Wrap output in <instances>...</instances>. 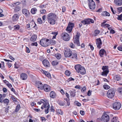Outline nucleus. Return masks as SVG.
<instances>
[{"mask_svg":"<svg viewBox=\"0 0 122 122\" xmlns=\"http://www.w3.org/2000/svg\"><path fill=\"white\" fill-rule=\"evenodd\" d=\"M58 18L56 14L53 13H51L47 14V21L50 24L53 25L55 24V21Z\"/></svg>","mask_w":122,"mask_h":122,"instance_id":"1","label":"nucleus"},{"mask_svg":"<svg viewBox=\"0 0 122 122\" xmlns=\"http://www.w3.org/2000/svg\"><path fill=\"white\" fill-rule=\"evenodd\" d=\"M75 68L76 71L80 73L81 75H84L86 73L85 68L80 64H77L74 66Z\"/></svg>","mask_w":122,"mask_h":122,"instance_id":"2","label":"nucleus"},{"mask_svg":"<svg viewBox=\"0 0 122 122\" xmlns=\"http://www.w3.org/2000/svg\"><path fill=\"white\" fill-rule=\"evenodd\" d=\"M116 90L113 88H111L108 90L107 92V96L108 98L112 99L114 96Z\"/></svg>","mask_w":122,"mask_h":122,"instance_id":"3","label":"nucleus"},{"mask_svg":"<svg viewBox=\"0 0 122 122\" xmlns=\"http://www.w3.org/2000/svg\"><path fill=\"white\" fill-rule=\"evenodd\" d=\"M109 115V113L104 112L101 118V121L102 122H108L110 119Z\"/></svg>","mask_w":122,"mask_h":122,"instance_id":"4","label":"nucleus"},{"mask_svg":"<svg viewBox=\"0 0 122 122\" xmlns=\"http://www.w3.org/2000/svg\"><path fill=\"white\" fill-rule=\"evenodd\" d=\"M40 90H44L46 92H49L51 90V87L47 84H44L42 86L39 87Z\"/></svg>","mask_w":122,"mask_h":122,"instance_id":"5","label":"nucleus"},{"mask_svg":"<svg viewBox=\"0 0 122 122\" xmlns=\"http://www.w3.org/2000/svg\"><path fill=\"white\" fill-rule=\"evenodd\" d=\"M49 39L46 38L41 39L40 42V44L43 47H46L49 46Z\"/></svg>","mask_w":122,"mask_h":122,"instance_id":"6","label":"nucleus"},{"mask_svg":"<svg viewBox=\"0 0 122 122\" xmlns=\"http://www.w3.org/2000/svg\"><path fill=\"white\" fill-rule=\"evenodd\" d=\"M80 35V33L78 31L76 33L75 38L74 39V43L75 44H76L78 46H80V44L79 40Z\"/></svg>","mask_w":122,"mask_h":122,"instance_id":"7","label":"nucleus"},{"mask_svg":"<svg viewBox=\"0 0 122 122\" xmlns=\"http://www.w3.org/2000/svg\"><path fill=\"white\" fill-rule=\"evenodd\" d=\"M121 107V104L119 102H115L112 104L113 108L116 110H119Z\"/></svg>","mask_w":122,"mask_h":122,"instance_id":"8","label":"nucleus"},{"mask_svg":"<svg viewBox=\"0 0 122 122\" xmlns=\"http://www.w3.org/2000/svg\"><path fill=\"white\" fill-rule=\"evenodd\" d=\"M94 22V20L93 19L90 18L85 19L81 22L84 25L93 23Z\"/></svg>","mask_w":122,"mask_h":122,"instance_id":"9","label":"nucleus"},{"mask_svg":"<svg viewBox=\"0 0 122 122\" xmlns=\"http://www.w3.org/2000/svg\"><path fill=\"white\" fill-rule=\"evenodd\" d=\"M61 37L65 41H67L70 40V37L69 35L66 33H62L61 35Z\"/></svg>","mask_w":122,"mask_h":122,"instance_id":"10","label":"nucleus"},{"mask_svg":"<svg viewBox=\"0 0 122 122\" xmlns=\"http://www.w3.org/2000/svg\"><path fill=\"white\" fill-rule=\"evenodd\" d=\"M96 42L97 47L99 49H100L101 48L102 44L101 39L100 38L97 39H96Z\"/></svg>","mask_w":122,"mask_h":122,"instance_id":"11","label":"nucleus"},{"mask_svg":"<svg viewBox=\"0 0 122 122\" xmlns=\"http://www.w3.org/2000/svg\"><path fill=\"white\" fill-rule=\"evenodd\" d=\"M72 53L71 51L69 49H66L64 52L65 56L67 57H70Z\"/></svg>","mask_w":122,"mask_h":122,"instance_id":"12","label":"nucleus"},{"mask_svg":"<svg viewBox=\"0 0 122 122\" xmlns=\"http://www.w3.org/2000/svg\"><path fill=\"white\" fill-rule=\"evenodd\" d=\"M88 1L89 8H95V4L93 0H88Z\"/></svg>","mask_w":122,"mask_h":122,"instance_id":"13","label":"nucleus"},{"mask_svg":"<svg viewBox=\"0 0 122 122\" xmlns=\"http://www.w3.org/2000/svg\"><path fill=\"white\" fill-rule=\"evenodd\" d=\"M70 57L72 60L75 61H76L77 59V54L76 52L72 53Z\"/></svg>","mask_w":122,"mask_h":122,"instance_id":"14","label":"nucleus"},{"mask_svg":"<svg viewBox=\"0 0 122 122\" xmlns=\"http://www.w3.org/2000/svg\"><path fill=\"white\" fill-rule=\"evenodd\" d=\"M23 14L26 17H28L30 15V13L29 11L25 9H24L22 10Z\"/></svg>","mask_w":122,"mask_h":122,"instance_id":"15","label":"nucleus"},{"mask_svg":"<svg viewBox=\"0 0 122 122\" xmlns=\"http://www.w3.org/2000/svg\"><path fill=\"white\" fill-rule=\"evenodd\" d=\"M42 63L44 66L45 67H49L50 66L49 62L47 60L45 59L42 61Z\"/></svg>","mask_w":122,"mask_h":122,"instance_id":"16","label":"nucleus"},{"mask_svg":"<svg viewBox=\"0 0 122 122\" xmlns=\"http://www.w3.org/2000/svg\"><path fill=\"white\" fill-rule=\"evenodd\" d=\"M65 95L66 97H67L68 99L66 98H65L64 99L66 100V102H67V105L69 106L70 104L69 95L67 93H66Z\"/></svg>","mask_w":122,"mask_h":122,"instance_id":"17","label":"nucleus"},{"mask_svg":"<svg viewBox=\"0 0 122 122\" xmlns=\"http://www.w3.org/2000/svg\"><path fill=\"white\" fill-rule=\"evenodd\" d=\"M69 92L71 97H74L75 96L76 92L75 89H73L69 91Z\"/></svg>","mask_w":122,"mask_h":122,"instance_id":"18","label":"nucleus"},{"mask_svg":"<svg viewBox=\"0 0 122 122\" xmlns=\"http://www.w3.org/2000/svg\"><path fill=\"white\" fill-rule=\"evenodd\" d=\"M19 18V16L18 14H14L12 17V20L13 21H17Z\"/></svg>","mask_w":122,"mask_h":122,"instance_id":"19","label":"nucleus"},{"mask_svg":"<svg viewBox=\"0 0 122 122\" xmlns=\"http://www.w3.org/2000/svg\"><path fill=\"white\" fill-rule=\"evenodd\" d=\"M20 77L21 79L22 80H25L27 78V75L25 73H22L20 74Z\"/></svg>","mask_w":122,"mask_h":122,"instance_id":"20","label":"nucleus"},{"mask_svg":"<svg viewBox=\"0 0 122 122\" xmlns=\"http://www.w3.org/2000/svg\"><path fill=\"white\" fill-rule=\"evenodd\" d=\"M35 85L36 86H38L37 87L39 90L40 89V88H38L39 87H40L41 86H43L42 83L40 81H36L35 82Z\"/></svg>","mask_w":122,"mask_h":122,"instance_id":"21","label":"nucleus"},{"mask_svg":"<svg viewBox=\"0 0 122 122\" xmlns=\"http://www.w3.org/2000/svg\"><path fill=\"white\" fill-rule=\"evenodd\" d=\"M101 15L102 16H109L110 15L109 13L107 11H105L102 12Z\"/></svg>","mask_w":122,"mask_h":122,"instance_id":"22","label":"nucleus"},{"mask_svg":"<svg viewBox=\"0 0 122 122\" xmlns=\"http://www.w3.org/2000/svg\"><path fill=\"white\" fill-rule=\"evenodd\" d=\"M114 2L116 5L120 6L122 5V0H114Z\"/></svg>","mask_w":122,"mask_h":122,"instance_id":"23","label":"nucleus"},{"mask_svg":"<svg viewBox=\"0 0 122 122\" xmlns=\"http://www.w3.org/2000/svg\"><path fill=\"white\" fill-rule=\"evenodd\" d=\"M50 95V97L53 98H55L56 96V93L53 91H52L51 92Z\"/></svg>","mask_w":122,"mask_h":122,"instance_id":"24","label":"nucleus"},{"mask_svg":"<svg viewBox=\"0 0 122 122\" xmlns=\"http://www.w3.org/2000/svg\"><path fill=\"white\" fill-rule=\"evenodd\" d=\"M113 79L115 80L119 81L121 80V77L120 75H116L114 76Z\"/></svg>","mask_w":122,"mask_h":122,"instance_id":"25","label":"nucleus"},{"mask_svg":"<svg viewBox=\"0 0 122 122\" xmlns=\"http://www.w3.org/2000/svg\"><path fill=\"white\" fill-rule=\"evenodd\" d=\"M42 72H43V73L48 78H50L51 77V75L49 72L43 70H42Z\"/></svg>","mask_w":122,"mask_h":122,"instance_id":"26","label":"nucleus"},{"mask_svg":"<svg viewBox=\"0 0 122 122\" xmlns=\"http://www.w3.org/2000/svg\"><path fill=\"white\" fill-rule=\"evenodd\" d=\"M106 53L105 51L103 49H101L99 51V54L101 57H102L104 54Z\"/></svg>","mask_w":122,"mask_h":122,"instance_id":"27","label":"nucleus"},{"mask_svg":"<svg viewBox=\"0 0 122 122\" xmlns=\"http://www.w3.org/2000/svg\"><path fill=\"white\" fill-rule=\"evenodd\" d=\"M37 36L36 35H32L30 38V40L31 41L34 42L35 41L36 39Z\"/></svg>","mask_w":122,"mask_h":122,"instance_id":"28","label":"nucleus"},{"mask_svg":"<svg viewBox=\"0 0 122 122\" xmlns=\"http://www.w3.org/2000/svg\"><path fill=\"white\" fill-rule=\"evenodd\" d=\"M108 68V66H104L102 67V69L103 71H109Z\"/></svg>","mask_w":122,"mask_h":122,"instance_id":"29","label":"nucleus"},{"mask_svg":"<svg viewBox=\"0 0 122 122\" xmlns=\"http://www.w3.org/2000/svg\"><path fill=\"white\" fill-rule=\"evenodd\" d=\"M49 46L50 45H54L56 43L55 41L52 40H49Z\"/></svg>","mask_w":122,"mask_h":122,"instance_id":"30","label":"nucleus"},{"mask_svg":"<svg viewBox=\"0 0 122 122\" xmlns=\"http://www.w3.org/2000/svg\"><path fill=\"white\" fill-rule=\"evenodd\" d=\"M111 122H120L117 117H114L112 119Z\"/></svg>","mask_w":122,"mask_h":122,"instance_id":"31","label":"nucleus"},{"mask_svg":"<svg viewBox=\"0 0 122 122\" xmlns=\"http://www.w3.org/2000/svg\"><path fill=\"white\" fill-rule=\"evenodd\" d=\"M100 32V31L99 30H95L93 33V36H97L98 34H99Z\"/></svg>","mask_w":122,"mask_h":122,"instance_id":"32","label":"nucleus"},{"mask_svg":"<svg viewBox=\"0 0 122 122\" xmlns=\"http://www.w3.org/2000/svg\"><path fill=\"white\" fill-rule=\"evenodd\" d=\"M109 72V71H103L101 73V75L105 76H107Z\"/></svg>","mask_w":122,"mask_h":122,"instance_id":"33","label":"nucleus"},{"mask_svg":"<svg viewBox=\"0 0 122 122\" xmlns=\"http://www.w3.org/2000/svg\"><path fill=\"white\" fill-rule=\"evenodd\" d=\"M37 11L36 8H32L31 10V12L33 14H35Z\"/></svg>","mask_w":122,"mask_h":122,"instance_id":"34","label":"nucleus"},{"mask_svg":"<svg viewBox=\"0 0 122 122\" xmlns=\"http://www.w3.org/2000/svg\"><path fill=\"white\" fill-rule=\"evenodd\" d=\"M68 25L67 27L66 30L67 31H68L69 32H71L72 30V27H70V25Z\"/></svg>","mask_w":122,"mask_h":122,"instance_id":"35","label":"nucleus"},{"mask_svg":"<svg viewBox=\"0 0 122 122\" xmlns=\"http://www.w3.org/2000/svg\"><path fill=\"white\" fill-rule=\"evenodd\" d=\"M14 29L15 30H18L20 28V26L18 25H14Z\"/></svg>","mask_w":122,"mask_h":122,"instance_id":"36","label":"nucleus"},{"mask_svg":"<svg viewBox=\"0 0 122 122\" xmlns=\"http://www.w3.org/2000/svg\"><path fill=\"white\" fill-rule=\"evenodd\" d=\"M55 56L58 59H60L61 57V55L59 53H57L55 54Z\"/></svg>","mask_w":122,"mask_h":122,"instance_id":"37","label":"nucleus"},{"mask_svg":"<svg viewBox=\"0 0 122 122\" xmlns=\"http://www.w3.org/2000/svg\"><path fill=\"white\" fill-rule=\"evenodd\" d=\"M20 108V104H18L16 107L15 111L16 112H18Z\"/></svg>","mask_w":122,"mask_h":122,"instance_id":"38","label":"nucleus"},{"mask_svg":"<svg viewBox=\"0 0 122 122\" xmlns=\"http://www.w3.org/2000/svg\"><path fill=\"white\" fill-rule=\"evenodd\" d=\"M56 112L57 114L62 115L63 114V112L61 109H58L56 110Z\"/></svg>","mask_w":122,"mask_h":122,"instance_id":"39","label":"nucleus"},{"mask_svg":"<svg viewBox=\"0 0 122 122\" xmlns=\"http://www.w3.org/2000/svg\"><path fill=\"white\" fill-rule=\"evenodd\" d=\"M58 103L61 106H63L65 105V103L61 101H58Z\"/></svg>","mask_w":122,"mask_h":122,"instance_id":"40","label":"nucleus"},{"mask_svg":"<svg viewBox=\"0 0 122 122\" xmlns=\"http://www.w3.org/2000/svg\"><path fill=\"white\" fill-rule=\"evenodd\" d=\"M101 25L102 27L105 28L108 27L110 26V25L109 24H104L103 25Z\"/></svg>","mask_w":122,"mask_h":122,"instance_id":"41","label":"nucleus"},{"mask_svg":"<svg viewBox=\"0 0 122 122\" xmlns=\"http://www.w3.org/2000/svg\"><path fill=\"white\" fill-rule=\"evenodd\" d=\"M9 102V100L7 98H6L4 100V103L6 105H7Z\"/></svg>","mask_w":122,"mask_h":122,"instance_id":"42","label":"nucleus"},{"mask_svg":"<svg viewBox=\"0 0 122 122\" xmlns=\"http://www.w3.org/2000/svg\"><path fill=\"white\" fill-rule=\"evenodd\" d=\"M71 72L68 70H66L65 72V74L67 76H69Z\"/></svg>","mask_w":122,"mask_h":122,"instance_id":"43","label":"nucleus"},{"mask_svg":"<svg viewBox=\"0 0 122 122\" xmlns=\"http://www.w3.org/2000/svg\"><path fill=\"white\" fill-rule=\"evenodd\" d=\"M103 87L106 90H107L110 88V86L107 85H104L103 86Z\"/></svg>","mask_w":122,"mask_h":122,"instance_id":"44","label":"nucleus"},{"mask_svg":"<svg viewBox=\"0 0 122 122\" xmlns=\"http://www.w3.org/2000/svg\"><path fill=\"white\" fill-rule=\"evenodd\" d=\"M58 63L56 61H53L52 62V64L53 66H55L57 65Z\"/></svg>","mask_w":122,"mask_h":122,"instance_id":"45","label":"nucleus"},{"mask_svg":"<svg viewBox=\"0 0 122 122\" xmlns=\"http://www.w3.org/2000/svg\"><path fill=\"white\" fill-rule=\"evenodd\" d=\"M68 24L69 25H70V27L71 28V27L72 29L74 25V24L72 23L69 22Z\"/></svg>","mask_w":122,"mask_h":122,"instance_id":"46","label":"nucleus"},{"mask_svg":"<svg viewBox=\"0 0 122 122\" xmlns=\"http://www.w3.org/2000/svg\"><path fill=\"white\" fill-rule=\"evenodd\" d=\"M37 21L40 24H41L42 23V21L41 18H39L38 19Z\"/></svg>","mask_w":122,"mask_h":122,"instance_id":"47","label":"nucleus"},{"mask_svg":"<svg viewBox=\"0 0 122 122\" xmlns=\"http://www.w3.org/2000/svg\"><path fill=\"white\" fill-rule=\"evenodd\" d=\"M40 13L41 14H45L46 13V11L45 10H42L40 11Z\"/></svg>","mask_w":122,"mask_h":122,"instance_id":"48","label":"nucleus"},{"mask_svg":"<svg viewBox=\"0 0 122 122\" xmlns=\"http://www.w3.org/2000/svg\"><path fill=\"white\" fill-rule=\"evenodd\" d=\"M81 90L82 92H84L86 90V88L85 86L81 88Z\"/></svg>","mask_w":122,"mask_h":122,"instance_id":"49","label":"nucleus"},{"mask_svg":"<svg viewBox=\"0 0 122 122\" xmlns=\"http://www.w3.org/2000/svg\"><path fill=\"white\" fill-rule=\"evenodd\" d=\"M21 4V3L19 2H17L15 3H13V5L14 6H15L16 5H17L20 4Z\"/></svg>","mask_w":122,"mask_h":122,"instance_id":"50","label":"nucleus"},{"mask_svg":"<svg viewBox=\"0 0 122 122\" xmlns=\"http://www.w3.org/2000/svg\"><path fill=\"white\" fill-rule=\"evenodd\" d=\"M31 46H37L38 45V44L37 42L33 43L31 44Z\"/></svg>","mask_w":122,"mask_h":122,"instance_id":"51","label":"nucleus"},{"mask_svg":"<svg viewBox=\"0 0 122 122\" xmlns=\"http://www.w3.org/2000/svg\"><path fill=\"white\" fill-rule=\"evenodd\" d=\"M118 20H122V16L120 15H118V17L117 18Z\"/></svg>","mask_w":122,"mask_h":122,"instance_id":"52","label":"nucleus"},{"mask_svg":"<svg viewBox=\"0 0 122 122\" xmlns=\"http://www.w3.org/2000/svg\"><path fill=\"white\" fill-rule=\"evenodd\" d=\"M1 63H2V65L1 69H4L5 68V66L4 65V63L3 61H1Z\"/></svg>","mask_w":122,"mask_h":122,"instance_id":"53","label":"nucleus"},{"mask_svg":"<svg viewBox=\"0 0 122 122\" xmlns=\"http://www.w3.org/2000/svg\"><path fill=\"white\" fill-rule=\"evenodd\" d=\"M70 46L71 48H73L75 47V46L72 43H70Z\"/></svg>","mask_w":122,"mask_h":122,"instance_id":"54","label":"nucleus"},{"mask_svg":"<svg viewBox=\"0 0 122 122\" xmlns=\"http://www.w3.org/2000/svg\"><path fill=\"white\" fill-rule=\"evenodd\" d=\"M118 92L120 94L122 95V88H119L118 89Z\"/></svg>","mask_w":122,"mask_h":122,"instance_id":"55","label":"nucleus"},{"mask_svg":"<svg viewBox=\"0 0 122 122\" xmlns=\"http://www.w3.org/2000/svg\"><path fill=\"white\" fill-rule=\"evenodd\" d=\"M89 46H90L91 49L92 50H93L94 48V47L91 44H89Z\"/></svg>","mask_w":122,"mask_h":122,"instance_id":"56","label":"nucleus"},{"mask_svg":"<svg viewBox=\"0 0 122 122\" xmlns=\"http://www.w3.org/2000/svg\"><path fill=\"white\" fill-rule=\"evenodd\" d=\"M80 114L82 115H84L85 114L84 111L81 110L80 112Z\"/></svg>","mask_w":122,"mask_h":122,"instance_id":"57","label":"nucleus"},{"mask_svg":"<svg viewBox=\"0 0 122 122\" xmlns=\"http://www.w3.org/2000/svg\"><path fill=\"white\" fill-rule=\"evenodd\" d=\"M74 79L72 78L71 77H70L69 78L68 80V82H69L70 81H74Z\"/></svg>","mask_w":122,"mask_h":122,"instance_id":"58","label":"nucleus"},{"mask_svg":"<svg viewBox=\"0 0 122 122\" xmlns=\"http://www.w3.org/2000/svg\"><path fill=\"white\" fill-rule=\"evenodd\" d=\"M21 3L24 5H26L25 1V0H22L21 1Z\"/></svg>","mask_w":122,"mask_h":122,"instance_id":"59","label":"nucleus"},{"mask_svg":"<svg viewBox=\"0 0 122 122\" xmlns=\"http://www.w3.org/2000/svg\"><path fill=\"white\" fill-rule=\"evenodd\" d=\"M118 49L120 51H122V46H119L117 47Z\"/></svg>","mask_w":122,"mask_h":122,"instance_id":"60","label":"nucleus"},{"mask_svg":"<svg viewBox=\"0 0 122 122\" xmlns=\"http://www.w3.org/2000/svg\"><path fill=\"white\" fill-rule=\"evenodd\" d=\"M33 110L36 112H38L40 111V109H39L34 108Z\"/></svg>","mask_w":122,"mask_h":122,"instance_id":"61","label":"nucleus"},{"mask_svg":"<svg viewBox=\"0 0 122 122\" xmlns=\"http://www.w3.org/2000/svg\"><path fill=\"white\" fill-rule=\"evenodd\" d=\"M48 104V102H46V103H44V104L43 107L44 108H46L47 107V104Z\"/></svg>","mask_w":122,"mask_h":122,"instance_id":"62","label":"nucleus"},{"mask_svg":"<svg viewBox=\"0 0 122 122\" xmlns=\"http://www.w3.org/2000/svg\"><path fill=\"white\" fill-rule=\"evenodd\" d=\"M110 33L111 34H113L115 33V32L114 30L112 29L111 30Z\"/></svg>","mask_w":122,"mask_h":122,"instance_id":"63","label":"nucleus"},{"mask_svg":"<svg viewBox=\"0 0 122 122\" xmlns=\"http://www.w3.org/2000/svg\"><path fill=\"white\" fill-rule=\"evenodd\" d=\"M7 86L10 88L12 87V86L11 84L10 83H8L7 85Z\"/></svg>","mask_w":122,"mask_h":122,"instance_id":"64","label":"nucleus"}]
</instances>
